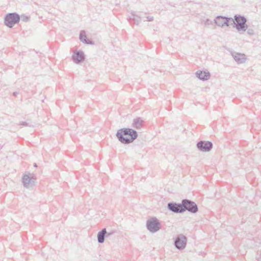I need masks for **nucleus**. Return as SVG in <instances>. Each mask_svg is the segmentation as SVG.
<instances>
[{
  "label": "nucleus",
  "instance_id": "obj_13",
  "mask_svg": "<svg viewBox=\"0 0 261 261\" xmlns=\"http://www.w3.org/2000/svg\"><path fill=\"white\" fill-rule=\"evenodd\" d=\"M196 76L201 80H207L210 77V74L208 71H197L196 72Z\"/></svg>",
  "mask_w": 261,
  "mask_h": 261
},
{
  "label": "nucleus",
  "instance_id": "obj_3",
  "mask_svg": "<svg viewBox=\"0 0 261 261\" xmlns=\"http://www.w3.org/2000/svg\"><path fill=\"white\" fill-rule=\"evenodd\" d=\"M36 181L35 175L29 172H25L22 178L23 185L27 189L33 188L35 185Z\"/></svg>",
  "mask_w": 261,
  "mask_h": 261
},
{
  "label": "nucleus",
  "instance_id": "obj_21",
  "mask_svg": "<svg viewBox=\"0 0 261 261\" xmlns=\"http://www.w3.org/2000/svg\"><path fill=\"white\" fill-rule=\"evenodd\" d=\"M20 125H23V126H32V125H29V123H28L26 122H21L20 123Z\"/></svg>",
  "mask_w": 261,
  "mask_h": 261
},
{
  "label": "nucleus",
  "instance_id": "obj_6",
  "mask_svg": "<svg viewBox=\"0 0 261 261\" xmlns=\"http://www.w3.org/2000/svg\"><path fill=\"white\" fill-rule=\"evenodd\" d=\"M182 205H183V212L186 211L191 213H196L198 211V208L195 202L189 199H183L182 200Z\"/></svg>",
  "mask_w": 261,
  "mask_h": 261
},
{
  "label": "nucleus",
  "instance_id": "obj_17",
  "mask_svg": "<svg viewBox=\"0 0 261 261\" xmlns=\"http://www.w3.org/2000/svg\"><path fill=\"white\" fill-rule=\"evenodd\" d=\"M107 234L106 228H103L97 234V241L99 243H102L105 241V238Z\"/></svg>",
  "mask_w": 261,
  "mask_h": 261
},
{
  "label": "nucleus",
  "instance_id": "obj_2",
  "mask_svg": "<svg viewBox=\"0 0 261 261\" xmlns=\"http://www.w3.org/2000/svg\"><path fill=\"white\" fill-rule=\"evenodd\" d=\"M247 21V19L244 16L236 15L231 19V25L236 28L238 31H246L248 28Z\"/></svg>",
  "mask_w": 261,
  "mask_h": 261
},
{
  "label": "nucleus",
  "instance_id": "obj_14",
  "mask_svg": "<svg viewBox=\"0 0 261 261\" xmlns=\"http://www.w3.org/2000/svg\"><path fill=\"white\" fill-rule=\"evenodd\" d=\"M129 22L133 21L134 24L138 25L141 21V18L140 16L136 15L135 12H131V16L128 18Z\"/></svg>",
  "mask_w": 261,
  "mask_h": 261
},
{
  "label": "nucleus",
  "instance_id": "obj_4",
  "mask_svg": "<svg viewBox=\"0 0 261 261\" xmlns=\"http://www.w3.org/2000/svg\"><path fill=\"white\" fill-rule=\"evenodd\" d=\"M146 228L149 232L155 233L161 229V224L156 217H151L146 221Z\"/></svg>",
  "mask_w": 261,
  "mask_h": 261
},
{
  "label": "nucleus",
  "instance_id": "obj_15",
  "mask_svg": "<svg viewBox=\"0 0 261 261\" xmlns=\"http://www.w3.org/2000/svg\"><path fill=\"white\" fill-rule=\"evenodd\" d=\"M143 122L144 121L141 118H136L133 120L132 127L136 129H140L143 126Z\"/></svg>",
  "mask_w": 261,
  "mask_h": 261
},
{
  "label": "nucleus",
  "instance_id": "obj_9",
  "mask_svg": "<svg viewBox=\"0 0 261 261\" xmlns=\"http://www.w3.org/2000/svg\"><path fill=\"white\" fill-rule=\"evenodd\" d=\"M232 18L227 17L223 16H218L214 19V22L217 25L223 27L224 25L228 27L229 25V21L231 22Z\"/></svg>",
  "mask_w": 261,
  "mask_h": 261
},
{
  "label": "nucleus",
  "instance_id": "obj_19",
  "mask_svg": "<svg viewBox=\"0 0 261 261\" xmlns=\"http://www.w3.org/2000/svg\"><path fill=\"white\" fill-rule=\"evenodd\" d=\"M247 33L250 35H253L254 34V31L252 29H248L247 30Z\"/></svg>",
  "mask_w": 261,
  "mask_h": 261
},
{
  "label": "nucleus",
  "instance_id": "obj_7",
  "mask_svg": "<svg viewBox=\"0 0 261 261\" xmlns=\"http://www.w3.org/2000/svg\"><path fill=\"white\" fill-rule=\"evenodd\" d=\"M187 239L186 236L180 234L177 236L174 241V245L178 249H184L187 244Z\"/></svg>",
  "mask_w": 261,
  "mask_h": 261
},
{
  "label": "nucleus",
  "instance_id": "obj_16",
  "mask_svg": "<svg viewBox=\"0 0 261 261\" xmlns=\"http://www.w3.org/2000/svg\"><path fill=\"white\" fill-rule=\"evenodd\" d=\"M80 39L83 43L87 44H93V42L92 40H89L87 38L85 32L84 31H82L80 33Z\"/></svg>",
  "mask_w": 261,
  "mask_h": 261
},
{
  "label": "nucleus",
  "instance_id": "obj_5",
  "mask_svg": "<svg viewBox=\"0 0 261 261\" xmlns=\"http://www.w3.org/2000/svg\"><path fill=\"white\" fill-rule=\"evenodd\" d=\"M20 19V16L16 13H8L5 17V24L9 28H12L19 22Z\"/></svg>",
  "mask_w": 261,
  "mask_h": 261
},
{
  "label": "nucleus",
  "instance_id": "obj_10",
  "mask_svg": "<svg viewBox=\"0 0 261 261\" xmlns=\"http://www.w3.org/2000/svg\"><path fill=\"white\" fill-rule=\"evenodd\" d=\"M168 208L171 212L175 213H183L182 200L181 203H176L175 202H169L167 204Z\"/></svg>",
  "mask_w": 261,
  "mask_h": 261
},
{
  "label": "nucleus",
  "instance_id": "obj_11",
  "mask_svg": "<svg viewBox=\"0 0 261 261\" xmlns=\"http://www.w3.org/2000/svg\"><path fill=\"white\" fill-rule=\"evenodd\" d=\"M72 59L76 64H79L85 60L84 54L82 51H76L72 55Z\"/></svg>",
  "mask_w": 261,
  "mask_h": 261
},
{
  "label": "nucleus",
  "instance_id": "obj_1",
  "mask_svg": "<svg viewBox=\"0 0 261 261\" xmlns=\"http://www.w3.org/2000/svg\"><path fill=\"white\" fill-rule=\"evenodd\" d=\"M116 135L118 140L125 144L133 142L138 137L137 132L129 128H123L118 130Z\"/></svg>",
  "mask_w": 261,
  "mask_h": 261
},
{
  "label": "nucleus",
  "instance_id": "obj_8",
  "mask_svg": "<svg viewBox=\"0 0 261 261\" xmlns=\"http://www.w3.org/2000/svg\"><path fill=\"white\" fill-rule=\"evenodd\" d=\"M196 146L202 152H209L213 148V143L210 141H200L197 143Z\"/></svg>",
  "mask_w": 261,
  "mask_h": 261
},
{
  "label": "nucleus",
  "instance_id": "obj_24",
  "mask_svg": "<svg viewBox=\"0 0 261 261\" xmlns=\"http://www.w3.org/2000/svg\"><path fill=\"white\" fill-rule=\"evenodd\" d=\"M34 167H35V168L37 167V164H34Z\"/></svg>",
  "mask_w": 261,
  "mask_h": 261
},
{
  "label": "nucleus",
  "instance_id": "obj_22",
  "mask_svg": "<svg viewBox=\"0 0 261 261\" xmlns=\"http://www.w3.org/2000/svg\"><path fill=\"white\" fill-rule=\"evenodd\" d=\"M147 21H151L153 20V17L152 16H147L146 17Z\"/></svg>",
  "mask_w": 261,
  "mask_h": 261
},
{
  "label": "nucleus",
  "instance_id": "obj_12",
  "mask_svg": "<svg viewBox=\"0 0 261 261\" xmlns=\"http://www.w3.org/2000/svg\"><path fill=\"white\" fill-rule=\"evenodd\" d=\"M231 55L238 64H242L246 61L245 55L244 54L233 52L231 53Z\"/></svg>",
  "mask_w": 261,
  "mask_h": 261
},
{
  "label": "nucleus",
  "instance_id": "obj_18",
  "mask_svg": "<svg viewBox=\"0 0 261 261\" xmlns=\"http://www.w3.org/2000/svg\"><path fill=\"white\" fill-rule=\"evenodd\" d=\"M21 18L24 21H28L29 20V17L25 15H21Z\"/></svg>",
  "mask_w": 261,
  "mask_h": 261
},
{
  "label": "nucleus",
  "instance_id": "obj_23",
  "mask_svg": "<svg viewBox=\"0 0 261 261\" xmlns=\"http://www.w3.org/2000/svg\"><path fill=\"white\" fill-rule=\"evenodd\" d=\"M18 94V93L17 92H14L13 93V95L14 96H16Z\"/></svg>",
  "mask_w": 261,
  "mask_h": 261
},
{
  "label": "nucleus",
  "instance_id": "obj_20",
  "mask_svg": "<svg viewBox=\"0 0 261 261\" xmlns=\"http://www.w3.org/2000/svg\"><path fill=\"white\" fill-rule=\"evenodd\" d=\"M115 230H111L110 232H107V234H106V237H109L115 233Z\"/></svg>",
  "mask_w": 261,
  "mask_h": 261
}]
</instances>
